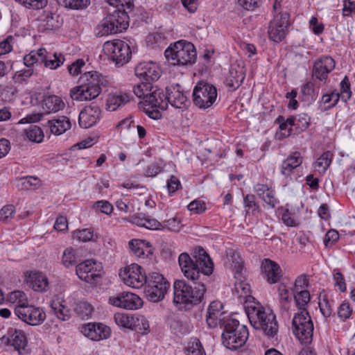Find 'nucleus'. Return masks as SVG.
<instances>
[{
	"label": "nucleus",
	"mask_w": 355,
	"mask_h": 355,
	"mask_svg": "<svg viewBox=\"0 0 355 355\" xmlns=\"http://www.w3.org/2000/svg\"><path fill=\"white\" fill-rule=\"evenodd\" d=\"M245 309L250 324L255 329L262 331L269 338L277 336L279 324L272 310L264 308L259 302L254 301L252 304L245 305Z\"/></svg>",
	"instance_id": "obj_3"
},
{
	"label": "nucleus",
	"mask_w": 355,
	"mask_h": 355,
	"mask_svg": "<svg viewBox=\"0 0 355 355\" xmlns=\"http://www.w3.org/2000/svg\"><path fill=\"white\" fill-rule=\"evenodd\" d=\"M74 312L80 318H85L91 315L93 308L90 304L87 302L80 301L75 304L73 308Z\"/></svg>",
	"instance_id": "obj_51"
},
{
	"label": "nucleus",
	"mask_w": 355,
	"mask_h": 355,
	"mask_svg": "<svg viewBox=\"0 0 355 355\" xmlns=\"http://www.w3.org/2000/svg\"><path fill=\"white\" fill-rule=\"evenodd\" d=\"M227 257L233 268L235 278H239V276L243 277L244 263L239 253L234 250H230Z\"/></svg>",
	"instance_id": "obj_38"
},
{
	"label": "nucleus",
	"mask_w": 355,
	"mask_h": 355,
	"mask_svg": "<svg viewBox=\"0 0 355 355\" xmlns=\"http://www.w3.org/2000/svg\"><path fill=\"white\" fill-rule=\"evenodd\" d=\"M336 67V61L330 55H322L314 60L311 70V78L314 82L325 85L329 81V75Z\"/></svg>",
	"instance_id": "obj_15"
},
{
	"label": "nucleus",
	"mask_w": 355,
	"mask_h": 355,
	"mask_svg": "<svg viewBox=\"0 0 355 355\" xmlns=\"http://www.w3.org/2000/svg\"><path fill=\"white\" fill-rule=\"evenodd\" d=\"M64 301H60L58 299L53 300L51 303V307L56 317L62 321H67L71 318V311L64 304Z\"/></svg>",
	"instance_id": "obj_40"
},
{
	"label": "nucleus",
	"mask_w": 355,
	"mask_h": 355,
	"mask_svg": "<svg viewBox=\"0 0 355 355\" xmlns=\"http://www.w3.org/2000/svg\"><path fill=\"white\" fill-rule=\"evenodd\" d=\"M340 94L336 89L333 90L329 94H324L320 100V106L322 105L321 110L322 111H328L334 107L340 100Z\"/></svg>",
	"instance_id": "obj_43"
},
{
	"label": "nucleus",
	"mask_w": 355,
	"mask_h": 355,
	"mask_svg": "<svg viewBox=\"0 0 355 355\" xmlns=\"http://www.w3.org/2000/svg\"><path fill=\"white\" fill-rule=\"evenodd\" d=\"M34 73L32 68H27L17 71L13 76V80L15 83H21L27 80Z\"/></svg>",
	"instance_id": "obj_61"
},
{
	"label": "nucleus",
	"mask_w": 355,
	"mask_h": 355,
	"mask_svg": "<svg viewBox=\"0 0 355 355\" xmlns=\"http://www.w3.org/2000/svg\"><path fill=\"white\" fill-rule=\"evenodd\" d=\"M15 315L23 322L31 326L40 325L45 320L46 315L42 308L32 305H17Z\"/></svg>",
	"instance_id": "obj_17"
},
{
	"label": "nucleus",
	"mask_w": 355,
	"mask_h": 355,
	"mask_svg": "<svg viewBox=\"0 0 355 355\" xmlns=\"http://www.w3.org/2000/svg\"><path fill=\"white\" fill-rule=\"evenodd\" d=\"M39 27L42 31H52L62 26L63 20L59 15L44 10L39 18Z\"/></svg>",
	"instance_id": "obj_26"
},
{
	"label": "nucleus",
	"mask_w": 355,
	"mask_h": 355,
	"mask_svg": "<svg viewBox=\"0 0 355 355\" xmlns=\"http://www.w3.org/2000/svg\"><path fill=\"white\" fill-rule=\"evenodd\" d=\"M166 164L162 159L154 162L149 164L144 173V175L148 178H154L164 171Z\"/></svg>",
	"instance_id": "obj_48"
},
{
	"label": "nucleus",
	"mask_w": 355,
	"mask_h": 355,
	"mask_svg": "<svg viewBox=\"0 0 355 355\" xmlns=\"http://www.w3.org/2000/svg\"><path fill=\"white\" fill-rule=\"evenodd\" d=\"M353 310L349 304V303L347 301H344L338 308V316L342 321H345L349 319L352 314Z\"/></svg>",
	"instance_id": "obj_58"
},
{
	"label": "nucleus",
	"mask_w": 355,
	"mask_h": 355,
	"mask_svg": "<svg viewBox=\"0 0 355 355\" xmlns=\"http://www.w3.org/2000/svg\"><path fill=\"white\" fill-rule=\"evenodd\" d=\"M263 278L270 284L277 283L282 277V270L277 263L264 259L261 263Z\"/></svg>",
	"instance_id": "obj_23"
},
{
	"label": "nucleus",
	"mask_w": 355,
	"mask_h": 355,
	"mask_svg": "<svg viewBox=\"0 0 355 355\" xmlns=\"http://www.w3.org/2000/svg\"><path fill=\"white\" fill-rule=\"evenodd\" d=\"M42 108L44 113L56 112L64 107V103L60 97L55 95H44L42 101Z\"/></svg>",
	"instance_id": "obj_33"
},
{
	"label": "nucleus",
	"mask_w": 355,
	"mask_h": 355,
	"mask_svg": "<svg viewBox=\"0 0 355 355\" xmlns=\"http://www.w3.org/2000/svg\"><path fill=\"white\" fill-rule=\"evenodd\" d=\"M80 332L89 339L100 341L107 339L111 336V329L101 322H88L80 328Z\"/></svg>",
	"instance_id": "obj_18"
},
{
	"label": "nucleus",
	"mask_w": 355,
	"mask_h": 355,
	"mask_svg": "<svg viewBox=\"0 0 355 355\" xmlns=\"http://www.w3.org/2000/svg\"><path fill=\"white\" fill-rule=\"evenodd\" d=\"M158 96L157 103L155 109L166 110L168 103L173 107L184 110L190 104L187 97V92H184L182 87L177 83L172 84L166 87V93L160 89Z\"/></svg>",
	"instance_id": "obj_8"
},
{
	"label": "nucleus",
	"mask_w": 355,
	"mask_h": 355,
	"mask_svg": "<svg viewBox=\"0 0 355 355\" xmlns=\"http://www.w3.org/2000/svg\"><path fill=\"white\" fill-rule=\"evenodd\" d=\"M144 286L146 299L152 302H159L164 300L170 288V283L163 275L152 272L147 275Z\"/></svg>",
	"instance_id": "obj_9"
},
{
	"label": "nucleus",
	"mask_w": 355,
	"mask_h": 355,
	"mask_svg": "<svg viewBox=\"0 0 355 355\" xmlns=\"http://www.w3.org/2000/svg\"><path fill=\"white\" fill-rule=\"evenodd\" d=\"M129 247L135 256L138 257H144L145 243L144 241L140 239H132L129 241Z\"/></svg>",
	"instance_id": "obj_55"
},
{
	"label": "nucleus",
	"mask_w": 355,
	"mask_h": 355,
	"mask_svg": "<svg viewBox=\"0 0 355 355\" xmlns=\"http://www.w3.org/2000/svg\"><path fill=\"white\" fill-rule=\"evenodd\" d=\"M245 76L241 71H238L236 69L231 68L229 71V76L226 78V86L232 91L237 89L243 83Z\"/></svg>",
	"instance_id": "obj_42"
},
{
	"label": "nucleus",
	"mask_w": 355,
	"mask_h": 355,
	"mask_svg": "<svg viewBox=\"0 0 355 355\" xmlns=\"http://www.w3.org/2000/svg\"><path fill=\"white\" fill-rule=\"evenodd\" d=\"M187 208L190 211L196 214H200L207 209L205 202L200 200H193L188 205Z\"/></svg>",
	"instance_id": "obj_62"
},
{
	"label": "nucleus",
	"mask_w": 355,
	"mask_h": 355,
	"mask_svg": "<svg viewBox=\"0 0 355 355\" xmlns=\"http://www.w3.org/2000/svg\"><path fill=\"white\" fill-rule=\"evenodd\" d=\"M243 202L245 218L254 217L258 220L261 216L263 210L257 200L255 195L252 193L246 194L243 196Z\"/></svg>",
	"instance_id": "obj_27"
},
{
	"label": "nucleus",
	"mask_w": 355,
	"mask_h": 355,
	"mask_svg": "<svg viewBox=\"0 0 355 355\" xmlns=\"http://www.w3.org/2000/svg\"><path fill=\"white\" fill-rule=\"evenodd\" d=\"M116 323L125 328L132 329L135 327L133 324V317L125 313H116L114 315Z\"/></svg>",
	"instance_id": "obj_54"
},
{
	"label": "nucleus",
	"mask_w": 355,
	"mask_h": 355,
	"mask_svg": "<svg viewBox=\"0 0 355 355\" xmlns=\"http://www.w3.org/2000/svg\"><path fill=\"white\" fill-rule=\"evenodd\" d=\"M334 301L331 302L328 300L326 295H323L322 299H320L318 306L321 313L324 318H329L333 313L332 304Z\"/></svg>",
	"instance_id": "obj_57"
},
{
	"label": "nucleus",
	"mask_w": 355,
	"mask_h": 355,
	"mask_svg": "<svg viewBox=\"0 0 355 355\" xmlns=\"http://www.w3.org/2000/svg\"><path fill=\"white\" fill-rule=\"evenodd\" d=\"M253 190L259 198L268 205V208L274 209L279 203L275 189L268 184H256L253 187Z\"/></svg>",
	"instance_id": "obj_24"
},
{
	"label": "nucleus",
	"mask_w": 355,
	"mask_h": 355,
	"mask_svg": "<svg viewBox=\"0 0 355 355\" xmlns=\"http://www.w3.org/2000/svg\"><path fill=\"white\" fill-rule=\"evenodd\" d=\"M119 276L125 284L133 288L144 286L147 277L144 268L137 263H132L121 270Z\"/></svg>",
	"instance_id": "obj_16"
},
{
	"label": "nucleus",
	"mask_w": 355,
	"mask_h": 355,
	"mask_svg": "<svg viewBox=\"0 0 355 355\" xmlns=\"http://www.w3.org/2000/svg\"><path fill=\"white\" fill-rule=\"evenodd\" d=\"M15 213V208L12 205H8L0 210V221L7 223L12 218Z\"/></svg>",
	"instance_id": "obj_63"
},
{
	"label": "nucleus",
	"mask_w": 355,
	"mask_h": 355,
	"mask_svg": "<svg viewBox=\"0 0 355 355\" xmlns=\"http://www.w3.org/2000/svg\"><path fill=\"white\" fill-rule=\"evenodd\" d=\"M9 336L8 343L15 347L20 353L21 349H24L27 343L26 336L22 330L11 329L8 331Z\"/></svg>",
	"instance_id": "obj_35"
},
{
	"label": "nucleus",
	"mask_w": 355,
	"mask_h": 355,
	"mask_svg": "<svg viewBox=\"0 0 355 355\" xmlns=\"http://www.w3.org/2000/svg\"><path fill=\"white\" fill-rule=\"evenodd\" d=\"M226 313L223 311V304L218 300L211 302L207 309L206 322L209 328H216L218 325H225Z\"/></svg>",
	"instance_id": "obj_19"
},
{
	"label": "nucleus",
	"mask_w": 355,
	"mask_h": 355,
	"mask_svg": "<svg viewBox=\"0 0 355 355\" xmlns=\"http://www.w3.org/2000/svg\"><path fill=\"white\" fill-rule=\"evenodd\" d=\"M196 50L191 42L180 40L170 45L164 52L166 60L173 65L191 64L196 61Z\"/></svg>",
	"instance_id": "obj_7"
},
{
	"label": "nucleus",
	"mask_w": 355,
	"mask_h": 355,
	"mask_svg": "<svg viewBox=\"0 0 355 355\" xmlns=\"http://www.w3.org/2000/svg\"><path fill=\"white\" fill-rule=\"evenodd\" d=\"M26 8L40 10L44 8L47 4V0H15Z\"/></svg>",
	"instance_id": "obj_56"
},
{
	"label": "nucleus",
	"mask_w": 355,
	"mask_h": 355,
	"mask_svg": "<svg viewBox=\"0 0 355 355\" xmlns=\"http://www.w3.org/2000/svg\"><path fill=\"white\" fill-rule=\"evenodd\" d=\"M193 286L184 279L175 280L173 284V302L180 310L189 311L200 304L206 292L203 282H193Z\"/></svg>",
	"instance_id": "obj_2"
},
{
	"label": "nucleus",
	"mask_w": 355,
	"mask_h": 355,
	"mask_svg": "<svg viewBox=\"0 0 355 355\" xmlns=\"http://www.w3.org/2000/svg\"><path fill=\"white\" fill-rule=\"evenodd\" d=\"M45 53H46V50L44 48H40L37 51H31L28 54L24 56V65L27 68H32L33 69L35 66L42 65Z\"/></svg>",
	"instance_id": "obj_37"
},
{
	"label": "nucleus",
	"mask_w": 355,
	"mask_h": 355,
	"mask_svg": "<svg viewBox=\"0 0 355 355\" xmlns=\"http://www.w3.org/2000/svg\"><path fill=\"white\" fill-rule=\"evenodd\" d=\"M303 162V157L298 151L291 153L282 163L281 173L288 178L293 171L300 166Z\"/></svg>",
	"instance_id": "obj_29"
},
{
	"label": "nucleus",
	"mask_w": 355,
	"mask_h": 355,
	"mask_svg": "<svg viewBox=\"0 0 355 355\" xmlns=\"http://www.w3.org/2000/svg\"><path fill=\"white\" fill-rule=\"evenodd\" d=\"M137 77L146 81L153 82L157 80L162 73L160 67L152 61L139 62L135 68Z\"/></svg>",
	"instance_id": "obj_20"
},
{
	"label": "nucleus",
	"mask_w": 355,
	"mask_h": 355,
	"mask_svg": "<svg viewBox=\"0 0 355 355\" xmlns=\"http://www.w3.org/2000/svg\"><path fill=\"white\" fill-rule=\"evenodd\" d=\"M181 227L180 220L177 217H173L163 221L161 230L167 229L169 231L178 232L180 230Z\"/></svg>",
	"instance_id": "obj_60"
},
{
	"label": "nucleus",
	"mask_w": 355,
	"mask_h": 355,
	"mask_svg": "<svg viewBox=\"0 0 355 355\" xmlns=\"http://www.w3.org/2000/svg\"><path fill=\"white\" fill-rule=\"evenodd\" d=\"M109 21L114 26L118 33L125 31L129 26V16L127 12L118 8L107 16Z\"/></svg>",
	"instance_id": "obj_28"
},
{
	"label": "nucleus",
	"mask_w": 355,
	"mask_h": 355,
	"mask_svg": "<svg viewBox=\"0 0 355 355\" xmlns=\"http://www.w3.org/2000/svg\"><path fill=\"white\" fill-rule=\"evenodd\" d=\"M178 263L184 276L193 282H202L214 270V263L209 255L202 248L193 258L187 252L181 253L178 257Z\"/></svg>",
	"instance_id": "obj_1"
},
{
	"label": "nucleus",
	"mask_w": 355,
	"mask_h": 355,
	"mask_svg": "<svg viewBox=\"0 0 355 355\" xmlns=\"http://www.w3.org/2000/svg\"><path fill=\"white\" fill-rule=\"evenodd\" d=\"M153 86L151 83L143 81L136 85L133 88L135 94L142 101L139 104L144 108V112L153 119H159L162 118V113L156 108L158 96L160 89L156 88L153 90Z\"/></svg>",
	"instance_id": "obj_6"
},
{
	"label": "nucleus",
	"mask_w": 355,
	"mask_h": 355,
	"mask_svg": "<svg viewBox=\"0 0 355 355\" xmlns=\"http://www.w3.org/2000/svg\"><path fill=\"white\" fill-rule=\"evenodd\" d=\"M302 101L313 102L315 100L314 85L311 82H306L301 88Z\"/></svg>",
	"instance_id": "obj_53"
},
{
	"label": "nucleus",
	"mask_w": 355,
	"mask_h": 355,
	"mask_svg": "<svg viewBox=\"0 0 355 355\" xmlns=\"http://www.w3.org/2000/svg\"><path fill=\"white\" fill-rule=\"evenodd\" d=\"M242 278L239 276V278H236L239 281H236L234 284L235 292L237 293L241 302L243 300L245 305L252 304V302L250 300H254V298L251 295L250 285L245 281L242 280Z\"/></svg>",
	"instance_id": "obj_34"
},
{
	"label": "nucleus",
	"mask_w": 355,
	"mask_h": 355,
	"mask_svg": "<svg viewBox=\"0 0 355 355\" xmlns=\"http://www.w3.org/2000/svg\"><path fill=\"white\" fill-rule=\"evenodd\" d=\"M188 355H206L205 351L198 339L192 342L191 345L189 347Z\"/></svg>",
	"instance_id": "obj_64"
},
{
	"label": "nucleus",
	"mask_w": 355,
	"mask_h": 355,
	"mask_svg": "<svg viewBox=\"0 0 355 355\" xmlns=\"http://www.w3.org/2000/svg\"><path fill=\"white\" fill-rule=\"evenodd\" d=\"M57 1L60 5L73 10H83L90 3V0H57Z\"/></svg>",
	"instance_id": "obj_49"
},
{
	"label": "nucleus",
	"mask_w": 355,
	"mask_h": 355,
	"mask_svg": "<svg viewBox=\"0 0 355 355\" xmlns=\"http://www.w3.org/2000/svg\"><path fill=\"white\" fill-rule=\"evenodd\" d=\"M334 154L330 150L324 151L314 162V168L320 173L324 174L330 166Z\"/></svg>",
	"instance_id": "obj_41"
},
{
	"label": "nucleus",
	"mask_w": 355,
	"mask_h": 355,
	"mask_svg": "<svg viewBox=\"0 0 355 355\" xmlns=\"http://www.w3.org/2000/svg\"><path fill=\"white\" fill-rule=\"evenodd\" d=\"M48 125L52 134L60 135L71 128V123L68 117L60 116L49 120Z\"/></svg>",
	"instance_id": "obj_32"
},
{
	"label": "nucleus",
	"mask_w": 355,
	"mask_h": 355,
	"mask_svg": "<svg viewBox=\"0 0 355 355\" xmlns=\"http://www.w3.org/2000/svg\"><path fill=\"white\" fill-rule=\"evenodd\" d=\"M221 334L223 345L230 350H236L243 347L249 337L246 325L241 324L234 318H229L225 322Z\"/></svg>",
	"instance_id": "obj_5"
},
{
	"label": "nucleus",
	"mask_w": 355,
	"mask_h": 355,
	"mask_svg": "<svg viewBox=\"0 0 355 355\" xmlns=\"http://www.w3.org/2000/svg\"><path fill=\"white\" fill-rule=\"evenodd\" d=\"M103 51L116 65L126 64L131 58L132 51L129 45L121 40H114L104 43Z\"/></svg>",
	"instance_id": "obj_13"
},
{
	"label": "nucleus",
	"mask_w": 355,
	"mask_h": 355,
	"mask_svg": "<svg viewBox=\"0 0 355 355\" xmlns=\"http://www.w3.org/2000/svg\"><path fill=\"white\" fill-rule=\"evenodd\" d=\"M80 84L70 89V97L76 101H88L96 98L101 92V87L107 81L96 71H86L80 78Z\"/></svg>",
	"instance_id": "obj_4"
},
{
	"label": "nucleus",
	"mask_w": 355,
	"mask_h": 355,
	"mask_svg": "<svg viewBox=\"0 0 355 355\" xmlns=\"http://www.w3.org/2000/svg\"><path fill=\"white\" fill-rule=\"evenodd\" d=\"M27 138L33 142L40 143L44 139V133L42 128L36 125H31L26 131Z\"/></svg>",
	"instance_id": "obj_50"
},
{
	"label": "nucleus",
	"mask_w": 355,
	"mask_h": 355,
	"mask_svg": "<svg viewBox=\"0 0 355 355\" xmlns=\"http://www.w3.org/2000/svg\"><path fill=\"white\" fill-rule=\"evenodd\" d=\"M279 214L282 216L283 223L287 227H296L298 225L295 218V213L289 210L288 205L278 208Z\"/></svg>",
	"instance_id": "obj_46"
},
{
	"label": "nucleus",
	"mask_w": 355,
	"mask_h": 355,
	"mask_svg": "<svg viewBox=\"0 0 355 355\" xmlns=\"http://www.w3.org/2000/svg\"><path fill=\"white\" fill-rule=\"evenodd\" d=\"M313 322L309 313L302 312L295 313L292 320V331L296 338L304 345H309L313 340Z\"/></svg>",
	"instance_id": "obj_11"
},
{
	"label": "nucleus",
	"mask_w": 355,
	"mask_h": 355,
	"mask_svg": "<svg viewBox=\"0 0 355 355\" xmlns=\"http://www.w3.org/2000/svg\"><path fill=\"white\" fill-rule=\"evenodd\" d=\"M94 31L96 35L99 37L118 33L115 30L114 26L109 21L107 17L101 21L95 28Z\"/></svg>",
	"instance_id": "obj_45"
},
{
	"label": "nucleus",
	"mask_w": 355,
	"mask_h": 355,
	"mask_svg": "<svg viewBox=\"0 0 355 355\" xmlns=\"http://www.w3.org/2000/svg\"><path fill=\"white\" fill-rule=\"evenodd\" d=\"M294 121V134L299 135L306 130L311 124V116L306 113H300L295 116H291Z\"/></svg>",
	"instance_id": "obj_39"
},
{
	"label": "nucleus",
	"mask_w": 355,
	"mask_h": 355,
	"mask_svg": "<svg viewBox=\"0 0 355 355\" xmlns=\"http://www.w3.org/2000/svg\"><path fill=\"white\" fill-rule=\"evenodd\" d=\"M65 59L62 54H49L47 51L44 54V58L42 59V64L46 68L50 69H56L63 64Z\"/></svg>",
	"instance_id": "obj_44"
},
{
	"label": "nucleus",
	"mask_w": 355,
	"mask_h": 355,
	"mask_svg": "<svg viewBox=\"0 0 355 355\" xmlns=\"http://www.w3.org/2000/svg\"><path fill=\"white\" fill-rule=\"evenodd\" d=\"M112 305L125 309H137L142 306L143 301L136 294L123 292L109 300Z\"/></svg>",
	"instance_id": "obj_22"
},
{
	"label": "nucleus",
	"mask_w": 355,
	"mask_h": 355,
	"mask_svg": "<svg viewBox=\"0 0 355 355\" xmlns=\"http://www.w3.org/2000/svg\"><path fill=\"white\" fill-rule=\"evenodd\" d=\"M102 117L101 108L96 105L85 106L80 112L78 123L82 128H89L96 125Z\"/></svg>",
	"instance_id": "obj_21"
},
{
	"label": "nucleus",
	"mask_w": 355,
	"mask_h": 355,
	"mask_svg": "<svg viewBox=\"0 0 355 355\" xmlns=\"http://www.w3.org/2000/svg\"><path fill=\"white\" fill-rule=\"evenodd\" d=\"M340 98L347 103L352 97L351 84L349 78L345 76L340 83Z\"/></svg>",
	"instance_id": "obj_47"
},
{
	"label": "nucleus",
	"mask_w": 355,
	"mask_h": 355,
	"mask_svg": "<svg viewBox=\"0 0 355 355\" xmlns=\"http://www.w3.org/2000/svg\"><path fill=\"white\" fill-rule=\"evenodd\" d=\"M333 279L334 286L338 287L341 293H345L347 291V284L344 275L338 270H334Z\"/></svg>",
	"instance_id": "obj_59"
},
{
	"label": "nucleus",
	"mask_w": 355,
	"mask_h": 355,
	"mask_svg": "<svg viewBox=\"0 0 355 355\" xmlns=\"http://www.w3.org/2000/svg\"><path fill=\"white\" fill-rule=\"evenodd\" d=\"M76 272L80 279L92 286L99 284L104 274L101 264L93 259H87L77 264Z\"/></svg>",
	"instance_id": "obj_14"
},
{
	"label": "nucleus",
	"mask_w": 355,
	"mask_h": 355,
	"mask_svg": "<svg viewBox=\"0 0 355 355\" xmlns=\"http://www.w3.org/2000/svg\"><path fill=\"white\" fill-rule=\"evenodd\" d=\"M131 96L123 92L111 93L106 100L107 110L113 112L130 102Z\"/></svg>",
	"instance_id": "obj_31"
},
{
	"label": "nucleus",
	"mask_w": 355,
	"mask_h": 355,
	"mask_svg": "<svg viewBox=\"0 0 355 355\" xmlns=\"http://www.w3.org/2000/svg\"><path fill=\"white\" fill-rule=\"evenodd\" d=\"M217 97L216 87L207 82H198L193 89V103L200 110H205L211 107L216 101Z\"/></svg>",
	"instance_id": "obj_10"
},
{
	"label": "nucleus",
	"mask_w": 355,
	"mask_h": 355,
	"mask_svg": "<svg viewBox=\"0 0 355 355\" xmlns=\"http://www.w3.org/2000/svg\"><path fill=\"white\" fill-rule=\"evenodd\" d=\"M62 263L66 268L76 265L77 263L76 250L71 247L66 248L62 254Z\"/></svg>",
	"instance_id": "obj_52"
},
{
	"label": "nucleus",
	"mask_w": 355,
	"mask_h": 355,
	"mask_svg": "<svg viewBox=\"0 0 355 355\" xmlns=\"http://www.w3.org/2000/svg\"><path fill=\"white\" fill-rule=\"evenodd\" d=\"M26 282L35 291L45 292L49 288L48 278L40 271H30L25 273Z\"/></svg>",
	"instance_id": "obj_25"
},
{
	"label": "nucleus",
	"mask_w": 355,
	"mask_h": 355,
	"mask_svg": "<svg viewBox=\"0 0 355 355\" xmlns=\"http://www.w3.org/2000/svg\"><path fill=\"white\" fill-rule=\"evenodd\" d=\"M295 304L297 308V312H302L307 315L309 313L307 310V305L311 300V295L309 291L304 289L301 291H293Z\"/></svg>",
	"instance_id": "obj_36"
},
{
	"label": "nucleus",
	"mask_w": 355,
	"mask_h": 355,
	"mask_svg": "<svg viewBox=\"0 0 355 355\" xmlns=\"http://www.w3.org/2000/svg\"><path fill=\"white\" fill-rule=\"evenodd\" d=\"M290 26V13L288 11H280L274 15L268 27V38L276 43L282 42L289 32Z\"/></svg>",
	"instance_id": "obj_12"
},
{
	"label": "nucleus",
	"mask_w": 355,
	"mask_h": 355,
	"mask_svg": "<svg viewBox=\"0 0 355 355\" xmlns=\"http://www.w3.org/2000/svg\"><path fill=\"white\" fill-rule=\"evenodd\" d=\"M293 119L289 116L287 119L282 115L278 116L275 119V123L279 125L278 130L275 133V139L282 140L290 137L293 133Z\"/></svg>",
	"instance_id": "obj_30"
}]
</instances>
